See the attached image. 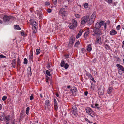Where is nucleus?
Segmentation results:
<instances>
[{"label":"nucleus","mask_w":124,"mask_h":124,"mask_svg":"<svg viewBox=\"0 0 124 124\" xmlns=\"http://www.w3.org/2000/svg\"><path fill=\"white\" fill-rule=\"evenodd\" d=\"M75 37L73 35H72L70 39L68 47L69 48H71L73 46L75 42Z\"/></svg>","instance_id":"obj_1"},{"label":"nucleus","mask_w":124,"mask_h":124,"mask_svg":"<svg viewBox=\"0 0 124 124\" xmlns=\"http://www.w3.org/2000/svg\"><path fill=\"white\" fill-rule=\"evenodd\" d=\"M101 25L103 26L105 29L106 28V25L105 22L104 21H101L100 22H98L95 25V28L99 29Z\"/></svg>","instance_id":"obj_2"},{"label":"nucleus","mask_w":124,"mask_h":124,"mask_svg":"<svg viewBox=\"0 0 124 124\" xmlns=\"http://www.w3.org/2000/svg\"><path fill=\"white\" fill-rule=\"evenodd\" d=\"M59 13L60 15L62 16L63 18L67 16L68 14V12L65 11V8H61Z\"/></svg>","instance_id":"obj_3"},{"label":"nucleus","mask_w":124,"mask_h":124,"mask_svg":"<svg viewBox=\"0 0 124 124\" xmlns=\"http://www.w3.org/2000/svg\"><path fill=\"white\" fill-rule=\"evenodd\" d=\"M85 110L86 112L88 114L92 117H93L95 116L94 115L95 113L91 109V108L89 107H87L85 108Z\"/></svg>","instance_id":"obj_4"},{"label":"nucleus","mask_w":124,"mask_h":124,"mask_svg":"<svg viewBox=\"0 0 124 124\" xmlns=\"http://www.w3.org/2000/svg\"><path fill=\"white\" fill-rule=\"evenodd\" d=\"M89 16H85L82 17L81 20V24L82 25L85 24L89 20Z\"/></svg>","instance_id":"obj_5"},{"label":"nucleus","mask_w":124,"mask_h":124,"mask_svg":"<svg viewBox=\"0 0 124 124\" xmlns=\"http://www.w3.org/2000/svg\"><path fill=\"white\" fill-rule=\"evenodd\" d=\"M72 109L73 110L71 111L72 113L75 116H77L78 115V110L75 104H74L72 106Z\"/></svg>","instance_id":"obj_6"},{"label":"nucleus","mask_w":124,"mask_h":124,"mask_svg":"<svg viewBox=\"0 0 124 124\" xmlns=\"http://www.w3.org/2000/svg\"><path fill=\"white\" fill-rule=\"evenodd\" d=\"M93 31L95 34L97 36H100L101 34V33L99 29L94 28Z\"/></svg>","instance_id":"obj_7"},{"label":"nucleus","mask_w":124,"mask_h":124,"mask_svg":"<svg viewBox=\"0 0 124 124\" xmlns=\"http://www.w3.org/2000/svg\"><path fill=\"white\" fill-rule=\"evenodd\" d=\"M11 16L7 15H5L4 16L3 20L4 22H7L9 21L11 19Z\"/></svg>","instance_id":"obj_8"},{"label":"nucleus","mask_w":124,"mask_h":124,"mask_svg":"<svg viewBox=\"0 0 124 124\" xmlns=\"http://www.w3.org/2000/svg\"><path fill=\"white\" fill-rule=\"evenodd\" d=\"M98 92L99 94L103 95L104 93V88L101 86L100 88L98 89Z\"/></svg>","instance_id":"obj_9"},{"label":"nucleus","mask_w":124,"mask_h":124,"mask_svg":"<svg viewBox=\"0 0 124 124\" xmlns=\"http://www.w3.org/2000/svg\"><path fill=\"white\" fill-rule=\"evenodd\" d=\"M50 101L48 100H46L45 103V109H47L50 107L49 105Z\"/></svg>","instance_id":"obj_10"},{"label":"nucleus","mask_w":124,"mask_h":124,"mask_svg":"<svg viewBox=\"0 0 124 124\" xmlns=\"http://www.w3.org/2000/svg\"><path fill=\"white\" fill-rule=\"evenodd\" d=\"M29 23L32 26H37V23L36 21H34L32 19H31L29 21Z\"/></svg>","instance_id":"obj_11"},{"label":"nucleus","mask_w":124,"mask_h":124,"mask_svg":"<svg viewBox=\"0 0 124 124\" xmlns=\"http://www.w3.org/2000/svg\"><path fill=\"white\" fill-rule=\"evenodd\" d=\"M116 66L117 67V69H119V70H121L122 71L124 72V68L123 67L119 64H117L116 65Z\"/></svg>","instance_id":"obj_12"},{"label":"nucleus","mask_w":124,"mask_h":124,"mask_svg":"<svg viewBox=\"0 0 124 124\" xmlns=\"http://www.w3.org/2000/svg\"><path fill=\"white\" fill-rule=\"evenodd\" d=\"M54 107L55 108V109L57 110L58 109V106L57 101L55 98L54 99Z\"/></svg>","instance_id":"obj_13"},{"label":"nucleus","mask_w":124,"mask_h":124,"mask_svg":"<svg viewBox=\"0 0 124 124\" xmlns=\"http://www.w3.org/2000/svg\"><path fill=\"white\" fill-rule=\"evenodd\" d=\"M4 117L5 115L2 112H0V120L1 121H4L5 120Z\"/></svg>","instance_id":"obj_14"},{"label":"nucleus","mask_w":124,"mask_h":124,"mask_svg":"<svg viewBox=\"0 0 124 124\" xmlns=\"http://www.w3.org/2000/svg\"><path fill=\"white\" fill-rule=\"evenodd\" d=\"M96 40V44L99 43L100 44L101 43V38L100 36H97Z\"/></svg>","instance_id":"obj_15"},{"label":"nucleus","mask_w":124,"mask_h":124,"mask_svg":"<svg viewBox=\"0 0 124 124\" xmlns=\"http://www.w3.org/2000/svg\"><path fill=\"white\" fill-rule=\"evenodd\" d=\"M77 91V89L75 87L73 86L71 87L70 91L73 94L74 93H75Z\"/></svg>","instance_id":"obj_16"},{"label":"nucleus","mask_w":124,"mask_h":124,"mask_svg":"<svg viewBox=\"0 0 124 124\" xmlns=\"http://www.w3.org/2000/svg\"><path fill=\"white\" fill-rule=\"evenodd\" d=\"M69 28L70 29H74L77 27L74 25L72 23H70L69 26Z\"/></svg>","instance_id":"obj_17"},{"label":"nucleus","mask_w":124,"mask_h":124,"mask_svg":"<svg viewBox=\"0 0 124 124\" xmlns=\"http://www.w3.org/2000/svg\"><path fill=\"white\" fill-rule=\"evenodd\" d=\"M16 64V60L15 59H14L12 61L11 63L12 65L14 68H15V65Z\"/></svg>","instance_id":"obj_18"},{"label":"nucleus","mask_w":124,"mask_h":124,"mask_svg":"<svg viewBox=\"0 0 124 124\" xmlns=\"http://www.w3.org/2000/svg\"><path fill=\"white\" fill-rule=\"evenodd\" d=\"M83 32V30L82 29H81L78 34L76 36V38L77 39L78 38L82 35Z\"/></svg>","instance_id":"obj_19"},{"label":"nucleus","mask_w":124,"mask_h":124,"mask_svg":"<svg viewBox=\"0 0 124 124\" xmlns=\"http://www.w3.org/2000/svg\"><path fill=\"white\" fill-rule=\"evenodd\" d=\"M117 32L115 30L113 29L110 32V34L111 35H113L116 34Z\"/></svg>","instance_id":"obj_20"},{"label":"nucleus","mask_w":124,"mask_h":124,"mask_svg":"<svg viewBox=\"0 0 124 124\" xmlns=\"http://www.w3.org/2000/svg\"><path fill=\"white\" fill-rule=\"evenodd\" d=\"M33 53L32 51H31V54L29 55V61H33Z\"/></svg>","instance_id":"obj_21"},{"label":"nucleus","mask_w":124,"mask_h":124,"mask_svg":"<svg viewBox=\"0 0 124 124\" xmlns=\"http://www.w3.org/2000/svg\"><path fill=\"white\" fill-rule=\"evenodd\" d=\"M89 20L88 23L89 25L92 24L93 23L94 21V20L93 19V18H90L89 19Z\"/></svg>","instance_id":"obj_22"},{"label":"nucleus","mask_w":124,"mask_h":124,"mask_svg":"<svg viewBox=\"0 0 124 124\" xmlns=\"http://www.w3.org/2000/svg\"><path fill=\"white\" fill-rule=\"evenodd\" d=\"M92 49L91 45L89 44L88 46H87L86 50L88 52H90Z\"/></svg>","instance_id":"obj_23"},{"label":"nucleus","mask_w":124,"mask_h":124,"mask_svg":"<svg viewBox=\"0 0 124 124\" xmlns=\"http://www.w3.org/2000/svg\"><path fill=\"white\" fill-rule=\"evenodd\" d=\"M108 40L107 39L105 41V42L104 43V45L105 48L107 49H108V44H106V43L108 41Z\"/></svg>","instance_id":"obj_24"},{"label":"nucleus","mask_w":124,"mask_h":124,"mask_svg":"<svg viewBox=\"0 0 124 124\" xmlns=\"http://www.w3.org/2000/svg\"><path fill=\"white\" fill-rule=\"evenodd\" d=\"M113 6H116L117 2H113L112 0H109V4L111 3H112Z\"/></svg>","instance_id":"obj_25"},{"label":"nucleus","mask_w":124,"mask_h":124,"mask_svg":"<svg viewBox=\"0 0 124 124\" xmlns=\"http://www.w3.org/2000/svg\"><path fill=\"white\" fill-rule=\"evenodd\" d=\"M14 27L16 29L18 30H20L21 29V28L19 27V25H14Z\"/></svg>","instance_id":"obj_26"},{"label":"nucleus","mask_w":124,"mask_h":124,"mask_svg":"<svg viewBox=\"0 0 124 124\" xmlns=\"http://www.w3.org/2000/svg\"><path fill=\"white\" fill-rule=\"evenodd\" d=\"M72 23L77 27V23L76 20L75 19H73L72 20Z\"/></svg>","instance_id":"obj_27"},{"label":"nucleus","mask_w":124,"mask_h":124,"mask_svg":"<svg viewBox=\"0 0 124 124\" xmlns=\"http://www.w3.org/2000/svg\"><path fill=\"white\" fill-rule=\"evenodd\" d=\"M28 73L29 74H30V75H31L32 74V73L31 72V68L30 67H28Z\"/></svg>","instance_id":"obj_28"},{"label":"nucleus","mask_w":124,"mask_h":124,"mask_svg":"<svg viewBox=\"0 0 124 124\" xmlns=\"http://www.w3.org/2000/svg\"><path fill=\"white\" fill-rule=\"evenodd\" d=\"M86 71V76L88 77V78H90V77L92 75H91V74L90 73H89L87 71Z\"/></svg>","instance_id":"obj_29"},{"label":"nucleus","mask_w":124,"mask_h":124,"mask_svg":"<svg viewBox=\"0 0 124 124\" xmlns=\"http://www.w3.org/2000/svg\"><path fill=\"white\" fill-rule=\"evenodd\" d=\"M96 17V15L95 13H93L91 15V18H93V19L94 20Z\"/></svg>","instance_id":"obj_30"},{"label":"nucleus","mask_w":124,"mask_h":124,"mask_svg":"<svg viewBox=\"0 0 124 124\" xmlns=\"http://www.w3.org/2000/svg\"><path fill=\"white\" fill-rule=\"evenodd\" d=\"M65 64V62L64 61H62L60 65L62 67H64Z\"/></svg>","instance_id":"obj_31"},{"label":"nucleus","mask_w":124,"mask_h":124,"mask_svg":"<svg viewBox=\"0 0 124 124\" xmlns=\"http://www.w3.org/2000/svg\"><path fill=\"white\" fill-rule=\"evenodd\" d=\"M80 42L78 41H77L75 43V45H74V47H77L78 45H79L80 44Z\"/></svg>","instance_id":"obj_32"},{"label":"nucleus","mask_w":124,"mask_h":124,"mask_svg":"<svg viewBox=\"0 0 124 124\" xmlns=\"http://www.w3.org/2000/svg\"><path fill=\"white\" fill-rule=\"evenodd\" d=\"M46 73L47 75L50 76H51V74L50 73V71L48 70H46Z\"/></svg>","instance_id":"obj_33"},{"label":"nucleus","mask_w":124,"mask_h":124,"mask_svg":"<svg viewBox=\"0 0 124 124\" xmlns=\"http://www.w3.org/2000/svg\"><path fill=\"white\" fill-rule=\"evenodd\" d=\"M30 110V108L29 107H27L26 108V113L27 115H28L29 114V112Z\"/></svg>","instance_id":"obj_34"},{"label":"nucleus","mask_w":124,"mask_h":124,"mask_svg":"<svg viewBox=\"0 0 124 124\" xmlns=\"http://www.w3.org/2000/svg\"><path fill=\"white\" fill-rule=\"evenodd\" d=\"M24 61L23 62V63L24 64H26L28 63V60L27 59L25 58L24 59Z\"/></svg>","instance_id":"obj_35"},{"label":"nucleus","mask_w":124,"mask_h":124,"mask_svg":"<svg viewBox=\"0 0 124 124\" xmlns=\"http://www.w3.org/2000/svg\"><path fill=\"white\" fill-rule=\"evenodd\" d=\"M36 54L38 55L39 54L40 52V49H36Z\"/></svg>","instance_id":"obj_36"},{"label":"nucleus","mask_w":124,"mask_h":124,"mask_svg":"<svg viewBox=\"0 0 124 124\" xmlns=\"http://www.w3.org/2000/svg\"><path fill=\"white\" fill-rule=\"evenodd\" d=\"M88 4L87 3H86L84 5V7L85 8H88Z\"/></svg>","instance_id":"obj_37"},{"label":"nucleus","mask_w":124,"mask_h":124,"mask_svg":"<svg viewBox=\"0 0 124 124\" xmlns=\"http://www.w3.org/2000/svg\"><path fill=\"white\" fill-rule=\"evenodd\" d=\"M64 66L65 69H67L68 68L69 65L68 63H66L65 64Z\"/></svg>","instance_id":"obj_38"},{"label":"nucleus","mask_w":124,"mask_h":124,"mask_svg":"<svg viewBox=\"0 0 124 124\" xmlns=\"http://www.w3.org/2000/svg\"><path fill=\"white\" fill-rule=\"evenodd\" d=\"M21 62L20 60V59L18 58L17 59V66L19 65L20 64Z\"/></svg>","instance_id":"obj_39"},{"label":"nucleus","mask_w":124,"mask_h":124,"mask_svg":"<svg viewBox=\"0 0 124 124\" xmlns=\"http://www.w3.org/2000/svg\"><path fill=\"white\" fill-rule=\"evenodd\" d=\"M89 31H87L85 32L84 34V36L85 38L87 37V36L88 35V34H89Z\"/></svg>","instance_id":"obj_40"},{"label":"nucleus","mask_w":124,"mask_h":124,"mask_svg":"<svg viewBox=\"0 0 124 124\" xmlns=\"http://www.w3.org/2000/svg\"><path fill=\"white\" fill-rule=\"evenodd\" d=\"M75 16L77 18H79L81 16L80 15L78 14H75Z\"/></svg>","instance_id":"obj_41"},{"label":"nucleus","mask_w":124,"mask_h":124,"mask_svg":"<svg viewBox=\"0 0 124 124\" xmlns=\"http://www.w3.org/2000/svg\"><path fill=\"white\" fill-rule=\"evenodd\" d=\"M85 121L90 124H91L93 123L92 122L90 121L87 118H85Z\"/></svg>","instance_id":"obj_42"},{"label":"nucleus","mask_w":124,"mask_h":124,"mask_svg":"<svg viewBox=\"0 0 124 124\" xmlns=\"http://www.w3.org/2000/svg\"><path fill=\"white\" fill-rule=\"evenodd\" d=\"M99 105L97 103L95 104V107H96L98 109H100V107H99Z\"/></svg>","instance_id":"obj_43"},{"label":"nucleus","mask_w":124,"mask_h":124,"mask_svg":"<svg viewBox=\"0 0 124 124\" xmlns=\"http://www.w3.org/2000/svg\"><path fill=\"white\" fill-rule=\"evenodd\" d=\"M7 97L6 96H4L2 98V99L3 101H5L7 99Z\"/></svg>","instance_id":"obj_44"},{"label":"nucleus","mask_w":124,"mask_h":124,"mask_svg":"<svg viewBox=\"0 0 124 124\" xmlns=\"http://www.w3.org/2000/svg\"><path fill=\"white\" fill-rule=\"evenodd\" d=\"M113 88L111 87H109V94L110 93H111L112 91V90H113Z\"/></svg>","instance_id":"obj_45"},{"label":"nucleus","mask_w":124,"mask_h":124,"mask_svg":"<svg viewBox=\"0 0 124 124\" xmlns=\"http://www.w3.org/2000/svg\"><path fill=\"white\" fill-rule=\"evenodd\" d=\"M45 5L48 6L50 5V3L49 2L46 1L45 3Z\"/></svg>","instance_id":"obj_46"},{"label":"nucleus","mask_w":124,"mask_h":124,"mask_svg":"<svg viewBox=\"0 0 124 124\" xmlns=\"http://www.w3.org/2000/svg\"><path fill=\"white\" fill-rule=\"evenodd\" d=\"M34 99L33 95V94H31V96L30 97V100H33Z\"/></svg>","instance_id":"obj_47"},{"label":"nucleus","mask_w":124,"mask_h":124,"mask_svg":"<svg viewBox=\"0 0 124 124\" xmlns=\"http://www.w3.org/2000/svg\"><path fill=\"white\" fill-rule=\"evenodd\" d=\"M52 1L55 5L57 3V0H52Z\"/></svg>","instance_id":"obj_48"},{"label":"nucleus","mask_w":124,"mask_h":124,"mask_svg":"<svg viewBox=\"0 0 124 124\" xmlns=\"http://www.w3.org/2000/svg\"><path fill=\"white\" fill-rule=\"evenodd\" d=\"M82 53H84L85 51V49L84 48H82L81 49Z\"/></svg>","instance_id":"obj_49"},{"label":"nucleus","mask_w":124,"mask_h":124,"mask_svg":"<svg viewBox=\"0 0 124 124\" xmlns=\"http://www.w3.org/2000/svg\"><path fill=\"white\" fill-rule=\"evenodd\" d=\"M32 28L33 29H37V26H32Z\"/></svg>","instance_id":"obj_50"},{"label":"nucleus","mask_w":124,"mask_h":124,"mask_svg":"<svg viewBox=\"0 0 124 124\" xmlns=\"http://www.w3.org/2000/svg\"><path fill=\"white\" fill-rule=\"evenodd\" d=\"M9 116H10L9 115H8V117H7L6 116L5 117V119L7 121L9 120Z\"/></svg>","instance_id":"obj_51"},{"label":"nucleus","mask_w":124,"mask_h":124,"mask_svg":"<svg viewBox=\"0 0 124 124\" xmlns=\"http://www.w3.org/2000/svg\"><path fill=\"white\" fill-rule=\"evenodd\" d=\"M6 57L5 56H4L2 54L0 55V58H6Z\"/></svg>","instance_id":"obj_52"},{"label":"nucleus","mask_w":124,"mask_h":124,"mask_svg":"<svg viewBox=\"0 0 124 124\" xmlns=\"http://www.w3.org/2000/svg\"><path fill=\"white\" fill-rule=\"evenodd\" d=\"M47 12L49 13H50L51 12L52 10L50 9H48L47 10Z\"/></svg>","instance_id":"obj_53"},{"label":"nucleus","mask_w":124,"mask_h":124,"mask_svg":"<svg viewBox=\"0 0 124 124\" xmlns=\"http://www.w3.org/2000/svg\"><path fill=\"white\" fill-rule=\"evenodd\" d=\"M120 27V25H118L116 27V29L117 30H119Z\"/></svg>","instance_id":"obj_54"},{"label":"nucleus","mask_w":124,"mask_h":124,"mask_svg":"<svg viewBox=\"0 0 124 124\" xmlns=\"http://www.w3.org/2000/svg\"><path fill=\"white\" fill-rule=\"evenodd\" d=\"M118 73L120 75H122L123 74V72H122V71H120V70H118Z\"/></svg>","instance_id":"obj_55"},{"label":"nucleus","mask_w":124,"mask_h":124,"mask_svg":"<svg viewBox=\"0 0 124 124\" xmlns=\"http://www.w3.org/2000/svg\"><path fill=\"white\" fill-rule=\"evenodd\" d=\"M90 78V79L92 80V81H93L94 79L93 78L92 76L90 77V78Z\"/></svg>","instance_id":"obj_56"},{"label":"nucleus","mask_w":124,"mask_h":124,"mask_svg":"<svg viewBox=\"0 0 124 124\" xmlns=\"http://www.w3.org/2000/svg\"><path fill=\"white\" fill-rule=\"evenodd\" d=\"M15 119H14L12 122V124H15Z\"/></svg>","instance_id":"obj_57"},{"label":"nucleus","mask_w":124,"mask_h":124,"mask_svg":"<svg viewBox=\"0 0 124 124\" xmlns=\"http://www.w3.org/2000/svg\"><path fill=\"white\" fill-rule=\"evenodd\" d=\"M33 32L34 33H35L36 32L37 29H33Z\"/></svg>","instance_id":"obj_58"},{"label":"nucleus","mask_w":124,"mask_h":124,"mask_svg":"<svg viewBox=\"0 0 124 124\" xmlns=\"http://www.w3.org/2000/svg\"><path fill=\"white\" fill-rule=\"evenodd\" d=\"M88 93V92L87 91L85 92H84L85 95L86 96L87 95Z\"/></svg>","instance_id":"obj_59"},{"label":"nucleus","mask_w":124,"mask_h":124,"mask_svg":"<svg viewBox=\"0 0 124 124\" xmlns=\"http://www.w3.org/2000/svg\"><path fill=\"white\" fill-rule=\"evenodd\" d=\"M65 57L66 58H68L69 57V54L65 55Z\"/></svg>","instance_id":"obj_60"},{"label":"nucleus","mask_w":124,"mask_h":124,"mask_svg":"<svg viewBox=\"0 0 124 124\" xmlns=\"http://www.w3.org/2000/svg\"><path fill=\"white\" fill-rule=\"evenodd\" d=\"M122 43L123 44V45H122V47L124 49V40L122 42Z\"/></svg>","instance_id":"obj_61"},{"label":"nucleus","mask_w":124,"mask_h":124,"mask_svg":"<svg viewBox=\"0 0 124 124\" xmlns=\"http://www.w3.org/2000/svg\"><path fill=\"white\" fill-rule=\"evenodd\" d=\"M21 34L22 36H24L25 34L24 33V32H21Z\"/></svg>","instance_id":"obj_62"},{"label":"nucleus","mask_w":124,"mask_h":124,"mask_svg":"<svg viewBox=\"0 0 124 124\" xmlns=\"http://www.w3.org/2000/svg\"><path fill=\"white\" fill-rule=\"evenodd\" d=\"M49 79V78L47 76L46 77V80H48Z\"/></svg>","instance_id":"obj_63"},{"label":"nucleus","mask_w":124,"mask_h":124,"mask_svg":"<svg viewBox=\"0 0 124 124\" xmlns=\"http://www.w3.org/2000/svg\"><path fill=\"white\" fill-rule=\"evenodd\" d=\"M9 123V120L6 121V124H8Z\"/></svg>","instance_id":"obj_64"}]
</instances>
